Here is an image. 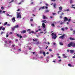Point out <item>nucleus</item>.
<instances>
[{"label": "nucleus", "instance_id": "47", "mask_svg": "<svg viewBox=\"0 0 75 75\" xmlns=\"http://www.w3.org/2000/svg\"><path fill=\"white\" fill-rule=\"evenodd\" d=\"M15 41H16V42H17V41H18V39H16V40H15Z\"/></svg>", "mask_w": 75, "mask_h": 75}, {"label": "nucleus", "instance_id": "30", "mask_svg": "<svg viewBox=\"0 0 75 75\" xmlns=\"http://www.w3.org/2000/svg\"><path fill=\"white\" fill-rule=\"evenodd\" d=\"M39 52L40 54H41L42 52V51H40Z\"/></svg>", "mask_w": 75, "mask_h": 75}, {"label": "nucleus", "instance_id": "42", "mask_svg": "<svg viewBox=\"0 0 75 75\" xmlns=\"http://www.w3.org/2000/svg\"><path fill=\"white\" fill-rule=\"evenodd\" d=\"M71 19H69L68 21V22H69L70 21H71Z\"/></svg>", "mask_w": 75, "mask_h": 75}, {"label": "nucleus", "instance_id": "32", "mask_svg": "<svg viewBox=\"0 0 75 75\" xmlns=\"http://www.w3.org/2000/svg\"><path fill=\"white\" fill-rule=\"evenodd\" d=\"M31 33H32V34H33V33H34V31L33 30H32L31 31Z\"/></svg>", "mask_w": 75, "mask_h": 75}, {"label": "nucleus", "instance_id": "56", "mask_svg": "<svg viewBox=\"0 0 75 75\" xmlns=\"http://www.w3.org/2000/svg\"><path fill=\"white\" fill-rule=\"evenodd\" d=\"M7 25L8 26H10V24H8Z\"/></svg>", "mask_w": 75, "mask_h": 75}, {"label": "nucleus", "instance_id": "55", "mask_svg": "<svg viewBox=\"0 0 75 75\" xmlns=\"http://www.w3.org/2000/svg\"><path fill=\"white\" fill-rule=\"evenodd\" d=\"M62 56H63V57H64L65 56V54H62Z\"/></svg>", "mask_w": 75, "mask_h": 75}, {"label": "nucleus", "instance_id": "15", "mask_svg": "<svg viewBox=\"0 0 75 75\" xmlns=\"http://www.w3.org/2000/svg\"><path fill=\"white\" fill-rule=\"evenodd\" d=\"M2 27H0V28H1V29H2V30H3V31H4L5 30V28Z\"/></svg>", "mask_w": 75, "mask_h": 75}, {"label": "nucleus", "instance_id": "57", "mask_svg": "<svg viewBox=\"0 0 75 75\" xmlns=\"http://www.w3.org/2000/svg\"><path fill=\"white\" fill-rule=\"evenodd\" d=\"M27 31H30V29H29L27 30Z\"/></svg>", "mask_w": 75, "mask_h": 75}, {"label": "nucleus", "instance_id": "34", "mask_svg": "<svg viewBox=\"0 0 75 75\" xmlns=\"http://www.w3.org/2000/svg\"><path fill=\"white\" fill-rule=\"evenodd\" d=\"M60 17V18H62V15L60 16H59Z\"/></svg>", "mask_w": 75, "mask_h": 75}, {"label": "nucleus", "instance_id": "45", "mask_svg": "<svg viewBox=\"0 0 75 75\" xmlns=\"http://www.w3.org/2000/svg\"><path fill=\"white\" fill-rule=\"evenodd\" d=\"M61 11H59L58 12H57V13L58 14H59V12H61Z\"/></svg>", "mask_w": 75, "mask_h": 75}, {"label": "nucleus", "instance_id": "14", "mask_svg": "<svg viewBox=\"0 0 75 75\" xmlns=\"http://www.w3.org/2000/svg\"><path fill=\"white\" fill-rule=\"evenodd\" d=\"M42 54H43L44 57H45V55H46V54H45V52L42 51Z\"/></svg>", "mask_w": 75, "mask_h": 75}, {"label": "nucleus", "instance_id": "48", "mask_svg": "<svg viewBox=\"0 0 75 75\" xmlns=\"http://www.w3.org/2000/svg\"><path fill=\"white\" fill-rule=\"evenodd\" d=\"M42 8V9L44 8V6L42 7V8Z\"/></svg>", "mask_w": 75, "mask_h": 75}, {"label": "nucleus", "instance_id": "36", "mask_svg": "<svg viewBox=\"0 0 75 75\" xmlns=\"http://www.w3.org/2000/svg\"><path fill=\"white\" fill-rule=\"evenodd\" d=\"M65 11H69V9H67L65 10Z\"/></svg>", "mask_w": 75, "mask_h": 75}, {"label": "nucleus", "instance_id": "23", "mask_svg": "<svg viewBox=\"0 0 75 75\" xmlns=\"http://www.w3.org/2000/svg\"><path fill=\"white\" fill-rule=\"evenodd\" d=\"M6 16H8L9 17H12V16L11 15H9V14L7 13H6Z\"/></svg>", "mask_w": 75, "mask_h": 75}, {"label": "nucleus", "instance_id": "62", "mask_svg": "<svg viewBox=\"0 0 75 75\" xmlns=\"http://www.w3.org/2000/svg\"><path fill=\"white\" fill-rule=\"evenodd\" d=\"M49 54V53L48 52H47L46 53V54Z\"/></svg>", "mask_w": 75, "mask_h": 75}, {"label": "nucleus", "instance_id": "11", "mask_svg": "<svg viewBox=\"0 0 75 75\" xmlns=\"http://www.w3.org/2000/svg\"><path fill=\"white\" fill-rule=\"evenodd\" d=\"M38 39L35 38L34 39H33V41H38Z\"/></svg>", "mask_w": 75, "mask_h": 75}, {"label": "nucleus", "instance_id": "13", "mask_svg": "<svg viewBox=\"0 0 75 75\" xmlns=\"http://www.w3.org/2000/svg\"><path fill=\"white\" fill-rule=\"evenodd\" d=\"M70 53H71V54H73L74 52V50H70Z\"/></svg>", "mask_w": 75, "mask_h": 75}, {"label": "nucleus", "instance_id": "50", "mask_svg": "<svg viewBox=\"0 0 75 75\" xmlns=\"http://www.w3.org/2000/svg\"><path fill=\"white\" fill-rule=\"evenodd\" d=\"M48 46H47L45 48V49H47V48H48Z\"/></svg>", "mask_w": 75, "mask_h": 75}, {"label": "nucleus", "instance_id": "33", "mask_svg": "<svg viewBox=\"0 0 75 75\" xmlns=\"http://www.w3.org/2000/svg\"><path fill=\"white\" fill-rule=\"evenodd\" d=\"M45 11L46 13H47V12H49V10H46Z\"/></svg>", "mask_w": 75, "mask_h": 75}, {"label": "nucleus", "instance_id": "40", "mask_svg": "<svg viewBox=\"0 0 75 75\" xmlns=\"http://www.w3.org/2000/svg\"><path fill=\"white\" fill-rule=\"evenodd\" d=\"M15 28L14 27V28H12V30H13V31H14V29H15Z\"/></svg>", "mask_w": 75, "mask_h": 75}, {"label": "nucleus", "instance_id": "29", "mask_svg": "<svg viewBox=\"0 0 75 75\" xmlns=\"http://www.w3.org/2000/svg\"><path fill=\"white\" fill-rule=\"evenodd\" d=\"M52 27H55V25H54V24L53 23L51 25Z\"/></svg>", "mask_w": 75, "mask_h": 75}, {"label": "nucleus", "instance_id": "22", "mask_svg": "<svg viewBox=\"0 0 75 75\" xmlns=\"http://www.w3.org/2000/svg\"><path fill=\"white\" fill-rule=\"evenodd\" d=\"M53 7L55 8H56V4L54 3V4H53Z\"/></svg>", "mask_w": 75, "mask_h": 75}, {"label": "nucleus", "instance_id": "21", "mask_svg": "<svg viewBox=\"0 0 75 75\" xmlns=\"http://www.w3.org/2000/svg\"><path fill=\"white\" fill-rule=\"evenodd\" d=\"M59 44H60V45H64V44L61 42H59Z\"/></svg>", "mask_w": 75, "mask_h": 75}, {"label": "nucleus", "instance_id": "1", "mask_svg": "<svg viewBox=\"0 0 75 75\" xmlns=\"http://www.w3.org/2000/svg\"><path fill=\"white\" fill-rule=\"evenodd\" d=\"M51 35L52 36V38L53 39H54V40L56 39V38H57V35H56V33L54 34V33H52L51 34Z\"/></svg>", "mask_w": 75, "mask_h": 75}, {"label": "nucleus", "instance_id": "10", "mask_svg": "<svg viewBox=\"0 0 75 75\" xmlns=\"http://www.w3.org/2000/svg\"><path fill=\"white\" fill-rule=\"evenodd\" d=\"M75 5H73V4H72L71 5V8H74V9H75V7H74V6H75Z\"/></svg>", "mask_w": 75, "mask_h": 75}, {"label": "nucleus", "instance_id": "63", "mask_svg": "<svg viewBox=\"0 0 75 75\" xmlns=\"http://www.w3.org/2000/svg\"><path fill=\"white\" fill-rule=\"evenodd\" d=\"M62 24H63V23L62 22V23H60V24H61V25H62Z\"/></svg>", "mask_w": 75, "mask_h": 75}, {"label": "nucleus", "instance_id": "60", "mask_svg": "<svg viewBox=\"0 0 75 75\" xmlns=\"http://www.w3.org/2000/svg\"><path fill=\"white\" fill-rule=\"evenodd\" d=\"M57 56H59V54H58V53H57Z\"/></svg>", "mask_w": 75, "mask_h": 75}, {"label": "nucleus", "instance_id": "41", "mask_svg": "<svg viewBox=\"0 0 75 75\" xmlns=\"http://www.w3.org/2000/svg\"><path fill=\"white\" fill-rule=\"evenodd\" d=\"M32 52L34 55H35V52Z\"/></svg>", "mask_w": 75, "mask_h": 75}, {"label": "nucleus", "instance_id": "52", "mask_svg": "<svg viewBox=\"0 0 75 75\" xmlns=\"http://www.w3.org/2000/svg\"><path fill=\"white\" fill-rule=\"evenodd\" d=\"M53 45H55V44H56V43H53Z\"/></svg>", "mask_w": 75, "mask_h": 75}, {"label": "nucleus", "instance_id": "46", "mask_svg": "<svg viewBox=\"0 0 75 75\" xmlns=\"http://www.w3.org/2000/svg\"><path fill=\"white\" fill-rule=\"evenodd\" d=\"M46 58L47 59H48V58H49V56H47V57H46Z\"/></svg>", "mask_w": 75, "mask_h": 75}, {"label": "nucleus", "instance_id": "20", "mask_svg": "<svg viewBox=\"0 0 75 75\" xmlns=\"http://www.w3.org/2000/svg\"><path fill=\"white\" fill-rule=\"evenodd\" d=\"M59 10H62V8L61 6H60L59 7Z\"/></svg>", "mask_w": 75, "mask_h": 75}, {"label": "nucleus", "instance_id": "9", "mask_svg": "<svg viewBox=\"0 0 75 75\" xmlns=\"http://www.w3.org/2000/svg\"><path fill=\"white\" fill-rule=\"evenodd\" d=\"M71 44H72V47H75V43L74 42H71Z\"/></svg>", "mask_w": 75, "mask_h": 75}, {"label": "nucleus", "instance_id": "4", "mask_svg": "<svg viewBox=\"0 0 75 75\" xmlns=\"http://www.w3.org/2000/svg\"><path fill=\"white\" fill-rule=\"evenodd\" d=\"M67 47H72V42H71L69 44H68Z\"/></svg>", "mask_w": 75, "mask_h": 75}, {"label": "nucleus", "instance_id": "54", "mask_svg": "<svg viewBox=\"0 0 75 75\" xmlns=\"http://www.w3.org/2000/svg\"><path fill=\"white\" fill-rule=\"evenodd\" d=\"M5 43L6 44V43H7V41H5Z\"/></svg>", "mask_w": 75, "mask_h": 75}, {"label": "nucleus", "instance_id": "2", "mask_svg": "<svg viewBox=\"0 0 75 75\" xmlns=\"http://www.w3.org/2000/svg\"><path fill=\"white\" fill-rule=\"evenodd\" d=\"M17 18H21V14H20V13H19L17 14Z\"/></svg>", "mask_w": 75, "mask_h": 75}, {"label": "nucleus", "instance_id": "31", "mask_svg": "<svg viewBox=\"0 0 75 75\" xmlns=\"http://www.w3.org/2000/svg\"><path fill=\"white\" fill-rule=\"evenodd\" d=\"M1 9H2V10H4V8L3 6L1 7Z\"/></svg>", "mask_w": 75, "mask_h": 75}, {"label": "nucleus", "instance_id": "17", "mask_svg": "<svg viewBox=\"0 0 75 75\" xmlns=\"http://www.w3.org/2000/svg\"><path fill=\"white\" fill-rule=\"evenodd\" d=\"M24 0H21V2L18 4H19V5L21 4V3H22V2H24Z\"/></svg>", "mask_w": 75, "mask_h": 75}, {"label": "nucleus", "instance_id": "24", "mask_svg": "<svg viewBox=\"0 0 75 75\" xmlns=\"http://www.w3.org/2000/svg\"><path fill=\"white\" fill-rule=\"evenodd\" d=\"M70 4H72L73 3V1L72 0H70Z\"/></svg>", "mask_w": 75, "mask_h": 75}, {"label": "nucleus", "instance_id": "26", "mask_svg": "<svg viewBox=\"0 0 75 75\" xmlns=\"http://www.w3.org/2000/svg\"><path fill=\"white\" fill-rule=\"evenodd\" d=\"M68 65L69 67H72V65L70 64H68Z\"/></svg>", "mask_w": 75, "mask_h": 75}, {"label": "nucleus", "instance_id": "7", "mask_svg": "<svg viewBox=\"0 0 75 75\" xmlns=\"http://www.w3.org/2000/svg\"><path fill=\"white\" fill-rule=\"evenodd\" d=\"M68 19L67 17H65L64 19V21L66 22L67 21H68Z\"/></svg>", "mask_w": 75, "mask_h": 75}, {"label": "nucleus", "instance_id": "25", "mask_svg": "<svg viewBox=\"0 0 75 75\" xmlns=\"http://www.w3.org/2000/svg\"><path fill=\"white\" fill-rule=\"evenodd\" d=\"M7 23V22H6L5 23H4V25L5 26V25H7V23Z\"/></svg>", "mask_w": 75, "mask_h": 75}, {"label": "nucleus", "instance_id": "12", "mask_svg": "<svg viewBox=\"0 0 75 75\" xmlns=\"http://www.w3.org/2000/svg\"><path fill=\"white\" fill-rule=\"evenodd\" d=\"M43 18V19H47L48 18L47 17H46L45 16H44V15H43L42 16Z\"/></svg>", "mask_w": 75, "mask_h": 75}, {"label": "nucleus", "instance_id": "28", "mask_svg": "<svg viewBox=\"0 0 75 75\" xmlns=\"http://www.w3.org/2000/svg\"><path fill=\"white\" fill-rule=\"evenodd\" d=\"M40 42L38 41H37V43H36V45H38V44H39V43Z\"/></svg>", "mask_w": 75, "mask_h": 75}, {"label": "nucleus", "instance_id": "6", "mask_svg": "<svg viewBox=\"0 0 75 75\" xmlns=\"http://www.w3.org/2000/svg\"><path fill=\"white\" fill-rule=\"evenodd\" d=\"M16 19H15V17H13L12 18V21L13 23H14V22H16Z\"/></svg>", "mask_w": 75, "mask_h": 75}, {"label": "nucleus", "instance_id": "49", "mask_svg": "<svg viewBox=\"0 0 75 75\" xmlns=\"http://www.w3.org/2000/svg\"><path fill=\"white\" fill-rule=\"evenodd\" d=\"M73 58H75V55L72 57Z\"/></svg>", "mask_w": 75, "mask_h": 75}, {"label": "nucleus", "instance_id": "58", "mask_svg": "<svg viewBox=\"0 0 75 75\" xmlns=\"http://www.w3.org/2000/svg\"><path fill=\"white\" fill-rule=\"evenodd\" d=\"M67 52H69V50H67Z\"/></svg>", "mask_w": 75, "mask_h": 75}, {"label": "nucleus", "instance_id": "37", "mask_svg": "<svg viewBox=\"0 0 75 75\" xmlns=\"http://www.w3.org/2000/svg\"><path fill=\"white\" fill-rule=\"evenodd\" d=\"M62 30L64 31V28H62Z\"/></svg>", "mask_w": 75, "mask_h": 75}, {"label": "nucleus", "instance_id": "43", "mask_svg": "<svg viewBox=\"0 0 75 75\" xmlns=\"http://www.w3.org/2000/svg\"><path fill=\"white\" fill-rule=\"evenodd\" d=\"M56 1V0H51V1Z\"/></svg>", "mask_w": 75, "mask_h": 75}, {"label": "nucleus", "instance_id": "35", "mask_svg": "<svg viewBox=\"0 0 75 75\" xmlns=\"http://www.w3.org/2000/svg\"><path fill=\"white\" fill-rule=\"evenodd\" d=\"M49 51H50V52H51V51H52V49H49Z\"/></svg>", "mask_w": 75, "mask_h": 75}, {"label": "nucleus", "instance_id": "5", "mask_svg": "<svg viewBox=\"0 0 75 75\" xmlns=\"http://www.w3.org/2000/svg\"><path fill=\"white\" fill-rule=\"evenodd\" d=\"M16 36L18 37H20V38H22V36L21 35H20L17 33H16Z\"/></svg>", "mask_w": 75, "mask_h": 75}, {"label": "nucleus", "instance_id": "53", "mask_svg": "<svg viewBox=\"0 0 75 75\" xmlns=\"http://www.w3.org/2000/svg\"><path fill=\"white\" fill-rule=\"evenodd\" d=\"M45 5H46L47 6H48V5L47 3L45 4Z\"/></svg>", "mask_w": 75, "mask_h": 75}, {"label": "nucleus", "instance_id": "3", "mask_svg": "<svg viewBox=\"0 0 75 75\" xmlns=\"http://www.w3.org/2000/svg\"><path fill=\"white\" fill-rule=\"evenodd\" d=\"M64 37H65V34H64L62 36H60L59 38H61L62 40L64 38Z\"/></svg>", "mask_w": 75, "mask_h": 75}, {"label": "nucleus", "instance_id": "19", "mask_svg": "<svg viewBox=\"0 0 75 75\" xmlns=\"http://www.w3.org/2000/svg\"><path fill=\"white\" fill-rule=\"evenodd\" d=\"M42 23H46L47 21H46V20H43L42 21Z\"/></svg>", "mask_w": 75, "mask_h": 75}, {"label": "nucleus", "instance_id": "59", "mask_svg": "<svg viewBox=\"0 0 75 75\" xmlns=\"http://www.w3.org/2000/svg\"><path fill=\"white\" fill-rule=\"evenodd\" d=\"M58 58H61V57H60V56H58Z\"/></svg>", "mask_w": 75, "mask_h": 75}, {"label": "nucleus", "instance_id": "38", "mask_svg": "<svg viewBox=\"0 0 75 75\" xmlns=\"http://www.w3.org/2000/svg\"><path fill=\"white\" fill-rule=\"evenodd\" d=\"M73 34H75V30H74L73 31Z\"/></svg>", "mask_w": 75, "mask_h": 75}, {"label": "nucleus", "instance_id": "27", "mask_svg": "<svg viewBox=\"0 0 75 75\" xmlns=\"http://www.w3.org/2000/svg\"><path fill=\"white\" fill-rule=\"evenodd\" d=\"M18 25H17L15 26V28H18Z\"/></svg>", "mask_w": 75, "mask_h": 75}, {"label": "nucleus", "instance_id": "8", "mask_svg": "<svg viewBox=\"0 0 75 75\" xmlns=\"http://www.w3.org/2000/svg\"><path fill=\"white\" fill-rule=\"evenodd\" d=\"M21 33L22 34H24L25 33H26V30H22V31H21Z\"/></svg>", "mask_w": 75, "mask_h": 75}, {"label": "nucleus", "instance_id": "18", "mask_svg": "<svg viewBox=\"0 0 75 75\" xmlns=\"http://www.w3.org/2000/svg\"><path fill=\"white\" fill-rule=\"evenodd\" d=\"M70 40H71L72 41H73V40H75V39L74 38H70Z\"/></svg>", "mask_w": 75, "mask_h": 75}, {"label": "nucleus", "instance_id": "44", "mask_svg": "<svg viewBox=\"0 0 75 75\" xmlns=\"http://www.w3.org/2000/svg\"><path fill=\"white\" fill-rule=\"evenodd\" d=\"M30 21H33V19H31L30 20Z\"/></svg>", "mask_w": 75, "mask_h": 75}, {"label": "nucleus", "instance_id": "51", "mask_svg": "<svg viewBox=\"0 0 75 75\" xmlns=\"http://www.w3.org/2000/svg\"><path fill=\"white\" fill-rule=\"evenodd\" d=\"M33 3H34V2H32L30 3V4H33Z\"/></svg>", "mask_w": 75, "mask_h": 75}, {"label": "nucleus", "instance_id": "39", "mask_svg": "<svg viewBox=\"0 0 75 75\" xmlns=\"http://www.w3.org/2000/svg\"><path fill=\"white\" fill-rule=\"evenodd\" d=\"M12 47H14L15 46V45H12Z\"/></svg>", "mask_w": 75, "mask_h": 75}, {"label": "nucleus", "instance_id": "16", "mask_svg": "<svg viewBox=\"0 0 75 75\" xmlns=\"http://www.w3.org/2000/svg\"><path fill=\"white\" fill-rule=\"evenodd\" d=\"M42 26L44 28H45V23H42Z\"/></svg>", "mask_w": 75, "mask_h": 75}, {"label": "nucleus", "instance_id": "64", "mask_svg": "<svg viewBox=\"0 0 75 75\" xmlns=\"http://www.w3.org/2000/svg\"><path fill=\"white\" fill-rule=\"evenodd\" d=\"M68 28L66 27L65 28V29H66V30H68Z\"/></svg>", "mask_w": 75, "mask_h": 75}, {"label": "nucleus", "instance_id": "61", "mask_svg": "<svg viewBox=\"0 0 75 75\" xmlns=\"http://www.w3.org/2000/svg\"><path fill=\"white\" fill-rule=\"evenodd\" d=\"M6 37H8V35H7Z\"/></svg>", "mask_w": 75, "mask_h": 75}]
</instances>
